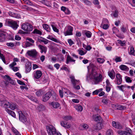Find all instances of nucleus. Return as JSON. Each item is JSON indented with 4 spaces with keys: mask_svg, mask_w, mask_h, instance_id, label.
I'll return each mask as SVG.
<instances>
[{
    "mask_svg": "<svg viewBox=\"0 0 135 135\" xmlns=\"http://www.w3.org/2000/svg\"><path fill=\"white\" fill-rule=\"evenodd\" d=\"M1 106L6 109L10 108L12 110H14L17 108V105L16 104L14 103H10L7 101H2L0 102Z\"/></svg>",
    "mask_w": 135,
    "mask_h": 135,
    "instance_id": "obj_1",
    "label": "nucleus"
},
{
    "mask_svg": "<svg viewBox=\"0 0 135 135\" xmlns=\"http://www.w3.org/2000/svg\"><path fill=\"white\" fill-rule=\"evenodd\" d=\"M91 75V78L94 80L95 84H96L99 83V82H101L102 80V75L100 74L98 76V74L95 71H93Z\"/></svg>",
    "mask_w": 135,
    "mask_h": 135,
    "instance_id": "obj_2",
    "label": "nucleus"
},
{
    "mask_svg": "<svg viewBox=\"0 0 135 135\" xmlns=\"http://www.w3.org/2000/svg\"><path fill=\"white\" fill-rule=\"evenodd\" d=\"M46 128L49 135H61L56 132L55 128L52 126H47Z\"/></svg>",
    "mask_w": 135,
    "mask_h": 135,
    "instance_id": "obj_3",
    "label": "nucleus"
},
{
    "mask_svg": "<svg viewBox=\"0 0 135 135\" xmlns=\"http://www.w3.org/2000/svg\"><path fill=\"white\" fill-rule=\"evenodd\" d=\"M21 28L24 31L30 32L32 30L33 27L30 24L27 23L22 24Z\"/></svg>",
    "mask_w": 135,
    "mask_h": 135,
    "instance_id": "obj_4",
    "label": "nucleus"
},
{
    "mask_svg": "<svg viewBox=\"0 0 135 135\" xmlns=\"http://www.w3.org/2000/svg\"><path fill=\"white\" fill-rule=\"evenodd\" d=\"M18 113L19 115V120L24 123H26L27 122V119L25 115L21 111L18 112Z\"/></svg>",
    "mask_w": 135,
    "mask_h": 135,
    "instance_id": "obj_5",
    "label": "nucleus"
},
{
    "mask_svg": "<svg viewBox=\"0 0 135 135\" xmlns=\"http://www.w3.org/2000/svg\"><path fill=\"white\" fill-rule=\"evenodd\" d=\"M70 78L71 79V81L73 85V87L75 89L79 90L80 89L79 86L77 85L75 86V85L78 83H79V80H76L75 79V78L73 75H70Z\"/></svg>",
    "mask_w": 135,
    "mask_h": 135,
    "instance_id": "obj_6",
    "label": "nucleus"
},
{
    "mask_svg": "<svg viewBox=\"0 0 135 135\" xmlns=\"http://www.w3.org/2000/svg\"><path fill=\"white\" fill-rule=\"evenodd\" d=\"M7 23L9 26L12 27L14 30L17 29L18 26L17 22L15 21L8 20L7 21Z\"/></svg>",
    "mask_w": 135,
    "mask_h": 135,
    "instance_id": "obj_7",
    "label": "nucleus"
},
{
    "mask_svg": "<svg viewBox=\"0 0 135 135\" xmlns=\"http://www.w3.org/2000/svg\"><path fill=\"white\" fill-rule=\"evenodd\" d=\"M27 54L30 56L35 58L37 55L38 52L35 49H34L28 51L27 52Z\"/></svg>",
    "mask_w": 135,
    "mask_h": 135,
    "instance_id": "obj_8",
    "label": "nucleus"
},
{
    "mask_svg": "<svg viewBox=\"0 0 135 135\" xmlns=\"http://www.w3.org/2000/svg\"><path fill=\"white\" fill-rule=\"evenodd\" d=\"M68 29L67 30L64 32V34L65 36L67 35H73L72 31L73 28L71 26H68Z\"/></svg>",
    "mask_w": 135,
    "mask_h": 135,
    "instance_id": "obj_9",
    "label": "nucleus"
},
{
    "mask_svg": "<svg viewBox=\"0 0 135 135\" xmlns=\"http://www.w3.org/2000/svg\"><path fill=\"white\" fill-rule=\"evenodd\" d=\"M117 133L120 135H132L131 132V130L129 129L128 131H118Z\"/></svg>",
    "mask_w": 135,
    "mask_h": 135,
    "instance_id": "obj_10",
    "label": "nucleus"
},
{
    "mask_svg": "<svg viewBox=\"0 0 135 135\" xmlns=\"http://www.w3.org/2000/svg\"><path fill=\"white\" fill-rule=\"evenodd\" d=\"M116 80L115 81V84L119 85L120 84L122 81V79L120 75L117 73L116 74Z\"/></svg>",
    "mask_w": 135,
    "mask_h": 135,
    "instance_id": "obj_11",
    "label": "nucleus"
},
{
    "mask_svg": "<svg viewBox=\"0 0 135 135\" xmlns=\"http://www.w3.org/2000/svg\"><path fill=\"white\" fill-rule=\"evenodd\" d=\"M51 96V93L48 92L44 95L43 97L42 101L46 102L47 101Z\"/></svg>",
    "mask_w": 135,
    "mask_h": 135,
    "instance_id": "obj_12",
    "label": "nucleus"
},
{
    "mask_svg": "<svg viewBox=\"0 0 135 135\" xmlns=\"http://www.w3.org/2000/svg\"><path fill=\"white\" fill-rule=\"evenodd\" d=\"M92 117L93 120L95 121L98 122V123L102 122V119L100 116L93 115Z\"/></svg>",
    "mask_w": 135,
    "mask_h": 135,
    "instance_id": "obj_13",
    "label": "nucleus"
},
{
    "mask_svg": "<svg viewBox=\"0 0 135 135\" xmlns=\"http://www.w3.org/2000/svg\"><path fill=\"white\" fill-rule=\"evenodd\" d=\"M25 67L26 72H29L31 69V63L28 61L25 64Z\"/></svg>",
    "mask_w": 135,
    "mask_h": 135,
    "instance_id": "obj_14",
    "label": "nucleus"
},
{
    "mask_svg": "<svg viewBox=\"0 0 135 135\" xmlns=\"http://www.w3.org/2000/svg\"><path fill=\"white\" fill-rule=\"evenodd\" d=\"M102 123H98V124L94 125L93 128L94 130H100L102 128L103 125Z\"/></svg>",
    "mask_w": 135,
    "mask_h": 135,
    "instance_id": "obj_15",
    "label": "nucleus"
},
{
    "mask_svg": "<svg viewBox=\"0 0 135 135\" xmlns=\"http://www.w3.org/2000/svg\"><path fill=\"white\" fill-rule=\"evenodd\" d=\"M83 35H85L88 38H90L92 35V33L89 31L84 30H83L82 32Z\"/></svg>",
    "mask_w": 135,
    "mask_h": 135,
    "instance_id": "obj_16",
    "label": "nucleus"
},
{
    "mask_svg": "<svg viewBox=\"0 0 135 135\" xmlns=\"http://www.w3.org/2000/svg\"><path fill=\"white\" fill-rule=\"evenodd\" d=\"M38 47L41 50V53L44 52L46 54L47 51V48L46 46L41 45H38Z\"/></svg>",
    "mask_w": 135,
    "mask_h": 135,
    "instance_id": "obj_17",
    "label": "nucleus"
},
{
    "mask_svg": "<svg viewBox=\"0 0 135 135\" xmlns=\"http://www.w3.org/2000/svg\"><path fill=\"white\" fill-rule=\"evenodd\" d=\"M7 34L6 32L2 33L0 34V41H4L6 37Z\"/></svg>",
    "mask_w": 135,
    "mask_h": 135,
    "instance_id": "obj_18",
    "label": "nucleus"
},
{
    "mask_svg": "<svg viewBox=\"0 0 135 135\" xmlns=\"http://www.w3.org/2000/svg\"><path fill=\"white\" fill-rule=\"evenodd\" d=\"M112 125L114 127L116 128L120 129H121L122 128V127L119 123H116L115 121H113L112 122Z\"/></svg>",
    "mask_w": 135,
    "mask_h": 135,
    "instance_id": "obj_19",
    "label": "nucleus"
},
{
    "mask_svg": "<svg viewBox=\"0 0 135 135\" xmlns=\"http://www.w3.org/2000/svg\"><path fill=\"white\" fill-rule=\"evenodd\" d=\"M42 75V73L40 70H37L35 74H34V76L35 78L38 79L40 78Z\"/></svg>",
    "mask_w": 135,
    "mask_h": 135,
    "instance_id": "obj_20",
    "label": "nucleus"
},
{
    "mask_svg": "<svg viewBox=\"0 0 135 135\" xmlns=\"http://www.w3.org/2000/svg\"><path fill=\"white\" fill-rule=\"evenodd\" d=\"M38 41L40 42H42L44 43L45 44H47L49 41L48 40L42 37H41L40 38L38 39Z\"/></svg>",
    "mask_w": 135,
    "mask_h": 135,
    "instance_id": "obj_21",
    "label": "nucleus"
},
{
    "mask_svg": "<svg viewBox=\"0 0 135 135\" xmlns=\"http://www.w3.org/2000/svg\"><path fill=\"white\" fill-rule=\"evenodd\" d=\"M50 92L51 93V96H52L53 99L55 101L57 100L58 98L57 96L56 93L53 91H50Z\"/></svg>",
    "mask_w": 135,
    "mask_h": 135,
    "instance_id": "obj_22",
    "label": "nucleus"
},
{
    "mask_svg": "<svg viewBox=\"0 0 135 135\" xmlns=\"http://www.w3.org/2000/svg\"><path fill=\"white\" fill-rule=\"evenodd\" d=\"M50 104L54 108H57L60 106V104L59 103L56 102H52Z\"/></svg>",
    "mask_w": 135,
    "mask_h": 135,
    "instance_id": "obj_23",
    "label": "nucleus"
},
{
    "mask_svg": "<svg viewBox=\"0 0 135 135\" xmlns=\"http://www.w3.org/2000/svg\"><path fill=\"white\" fill-rule=\"evenodd\" d=\"M75 60L72 59L70 56L69 55H68L67 56L66 63V64H68L70 62H75Z\"/></svg>",
    "mask_w": 135,
    "mask_h": 135,
    "instance_id": "obj_24",
    "label": "nucleus"
},
{
    "mask_svg": "<svg viewBox=\"0 0 135 135\" xmlns=\"http://www.w3.org/2000/svg\"><path fill=\"white\" fill-rule=\"evenodd\" d=\"M45 109V107L44 105L40 104H39V105L37 107L36 109L37 110L40 112L42 110H44Z\"/></svg>",
    "mask_w": 135,
    "mask_h": 135,
    "instance_id": "obj_25",
    "label": "nucleus"
},
{
    "mask_svg": "<svg viewBox=\"0 0 135 135\" xmlns=\"http://www.w3.org/2000/svg\"><path fill=\"white\" fill-rule=\"evenodd\" d=\"M44 93V92L41 89H39L36 91L35 93L36 94L37 97L41 96Z\"/></svg>",
    "mask_w": 135,
    "mask_h": 135,
    "instance_id": "obj_26",
    "label": "nucleus"
},
{
    "mask_svg": "<svg viewBox=\"0 0 135 135\" xmlns=\"http://www.w3.org/2000/svg\"><path fill=\"white\" fill-rule=\"evenodd\" d=\"M10 15L13 17L16 18H19L20 17V15H19L13 12H11Z\"/></svg>",
    "mask_w": 135,
    "mask_h": 135,
    "instance_id": "obj_27",
    "label": "nucleus"
},
{
    "mask_svg": "<svg viewBox=\"0 0 135 135\" xmlns=\"http://www.w3.org/2000/svg\"><path fill=\"white\" fill-rule=\"evenodd\" d=\"M28 98L30 100L32 101H33V102H35L36 103H38V101L37 99L34 97L29 96H28Z\"/></svg>",
    "mask_w": 135,
    "mask_h": 135,
    "instance_id": "obj_28",
    "label": "nucleus"
},
{
    "mask_svg": "<svg viewBox=\"0 0 135 135\" xmlns=\"http://www.w3.org/2000/svg\"><path fill=\"white\" fill-rule=\"evenodd\" d=\"M6 110L9 114L11 115L13 117H15V114L13 111L10 110L8 109H6Z\"/></svg>",
    "mask_w": 135,
    "mask_h": 135,
    "instance_id": "obj_29",
    "label": "nucleus"
},
{
    "mask_svg": "<svg viewBox=\"0 0 135 135\" xmlns=\"http://www.w3.org/2000/svg\"><path fill=\"white\" fill-rule=\"evenodd\" d=\"M43 28L46 31L48 32H50V28L49 26L47 24H44L43 25Z\"/></svg>",
    "mask_w": 135,
    "mask_h": 135,
    "instance_id": "obj_30",
    "label": "nucleus"
},
{
    "mask_svg": "<svg viewBox=\"0 0 135 135\" xmlns=\"http://www.w3.org/2000/svg\"><path fill=\"white\" fill-rule=\"evenodd\" d=\"M130 50L129 51V53L130 55H134V47L132 46L129 47Z\"/></svg>",
    "mask_w": 135,
    "mask_h": 135,
    "instance_id": "obj_31",
    "label": "nucleus"
},
{
    "mask_svg": "<svg viewBox=\"0 0 135 135\" xmlns=\"http://www.w3.org/2000/svg\"><path fill=\"white\" fill-rule=\"evenodd\" d=\"M11 129L12 132L16 135H21V134L15 128L12 127Z\"/></svg>",
    "mask_w": 135,
    "mask_h": 135,
    "instance_id": "obj_32",
    "label": "nucleus"
},
{
    "mask_svg": "<svg viewBox=\"0 0 135 135\" xmlns=\"http://www.w3.org/2000/svg\"><path fill=\"white\" fill-rule=\"evenodd\" d=\"M60 124L61 126L65 128H69L70 127L69 124H67V123H65L64 122L61 121V122Z\"/></svg>",
    "mask_w": 135,
    "mask_h": 135,
    "instance_id": "obj_33",
    "label": "nucleus"
},
{
    "mask_svg": "<svg viewBox=\"0 0 135 135\" xmlns=\"http://www.w3.org/2000/svg\"><path fill=\"white\" fill-rule=\"evenodd\" d=\"M119 68L121 70H128V68L124 65H121L119 66Z\"/></svg>",
    "mask_w": 135,
    "mask_h": 135,
    "instance_id": "obj_34",
    "label": "nucleus"
},
{
    "mask_svg": "<svg viewBox=\"0 0 135 135\" xmlns=\"http://www.w3.org/2000/svg\"><path fill=\"white\" fill-rule=\"evenodd\" d=\"M108 75L112 79H114L115 78V74L114 71L109 73Z\"/></svg>",
    "mask_w": 135,
    "mask_h": 135,
    "instance_id": "obj_35",
    "label": "nucleus"
},
{
    "mask_svg": "<svg viewBox=\"0 0 135 135\" xmlns=\"http://www.w3.org/2000/svg\"><path fill=\"white\" fill-rule=\"evenodd\" d=\"M75 108L77 110L80 112L83 109L82 107L81 106L78 105H76L75 106Z\"/></svg>",
    "mask_w": 135,
    "mask_h": 135,
    "instance_id": "obj_36",
    "label": "nucleus"
},
{
    "mask_svg": "<svg viewBox=\"0 0 135 135\" xmlns=\"http://www.w3.org/2000/svg\"><path fill=\"white\" fill-rule=\"evenodd\" d=\"M93 3L94 4L97 6L98 8H100V6L99 5V2L98 0H93Z\"/></svg>",
    "mask_w": 135,
    "mask_h": 135,
    "instance_id": "obj_37",
    "label": "nucleus"
},
{
    "mask_svg": "<svg viewBox=\"0 0 135 135\" xmlns=\"http://www.w3.org/2000/svg\"><path fill=\"white\" fill-rule=\"evenodd\" d=\"M63 118L65 120L68 121L71 119L72 117L70 115H66L63 116Z\"/></svg>",
    "mask_w": 135,
    "mask_h": 135,
    "instance_id": "obj_38",
    "label": "nucleus"
},
{
    "mask_svg": "<svg viewBox=\"0 0 135 135\" xmlns=\"http://www.w3.org/2000/svg\"><path fill=\"white\" fill-rule=\"evenodd\" d=\"M64 89L65 90L64 91V93L67 95H71L72 94V93L69 90L67 89H65L64 88L62 89V90L63 91H64Z\"/></svg>",
    "mask_w": 135,
    "mask_h": 135,
    "instance_id": "obj_39",
    "label": "nucleus"
},
{
    "mask_svg": "<svg viewBox=\"0 0 135 135\" xmlns=\"http://www.w3.org/2000/svg\"><path fill=\"white\" fill-rule=\"evenodd\" d=\"M117 41L119 44H120L121 46H124L125 45L126 42L125 41H122L121 40H118Z\"/></svg>",
    "mask_w": 135,
    "mask_h": 135,
    "instance_id": "obj_40",
    "label": "nucleus"
},
{
    "mask_svg": "<svg viewBox=\"0 0 135 135\" xmlns=\"http://www.w3.org/2000/svg\"><path fill=\"white\" fill-rule=\"evenodd\" d=\"M86 4L88 6H90L91 4V2L88 0H81Z\"/></svg>",
    "mask_w": 135,
    "mask_h": 135,
    "instance_id": "obj_41",
    "label": "nucleus"
},
{
    "mask_svg": "<svg viewBox=\"0 0 135 135\" xmlns=\"http://www.w3.org/2000/svg\"><path fill=\"white\" fill-rule=\"evenodd\" d=\"M111 15L112 16H113L114 17H117L118 16V11L117 9L115 10L114 12Z\"/></svg>",
    "mask_w": 135,
    "mask_h": 135,
    "instance_id": "obj_42",
    "label": "nucleus"
},
{
    "mask_svg": "<svg viewBox=\"0 0 135 135\" xmlns=\"http://www.w3.org/2000/svg\"><path fill=\"white\" fill-rule=\"evenodd\" d=\"M47 38L50 40H51L52 41H53L57 43H59L60 42V41L59 40L54 37H50L49 38Z\"/></svg>",
    "mask_w": 135,
    "mask_h": 135,
    "instance_id": "obj_43",
    "label": "nucleus"
},
{
    "mask_svg": "<svg viewBox=\"0 0 135 135\" xmlns=\"http://www.w3.org/2000/svg\"><path fill=\"white\" fill-rule=\"evenodd\" d=\"M33 33H36L37 34H38L40 35L42 34V33L40 31L36 29H35L33 31Z\"/></svg>",
    "mask_w": 135,
    "mask_h": 135,
    "instance_id": "obj_44",
    "label": "nucleus"
},
{
    "mask_svg": "<svg viewBox=\"0 0 135 135\" xmlns=\"http://www.w3.org/2000/svg\"><path fill=\"white\" fill-rule=\"evenodd\" d=\"M42 2L43 4L47 6H50L49 2H48L46 0H43Z\"/></svg>",
    "mask_w": 135,
    "mask_h": 135,
    "instance_id": "obj_45",
    "label": "nucleus"
},
{
    "mask_svg": "<svg viewBox=\"0 0 135 135\" xmlns=\"http://www.w3.org/2000/svg\"><path fill=\"white\" fill-rule=\"evenodd\" d=\"M33 45V44L32 43H30L29 42H26L25 43V47H30Z\"/></svg>",
    "mask_w": 135,
    "mask_h": 135,
    "instance_id": "obj_46",
    "label": "nucleus"
},
{
    "mask_svg": "<svg viewBox=\"0 0 135 135\" xmlns=\"http://www.w3.org/2000/svg\"><path fill=\"white\" fill-rule=\"evenodd\" d=\"M78 51L79 54L81 55H84L86 53V52H84V51L81 50H78Z\"/></svg>",
    "mask_w": 135,
    "mask_h": 135,
    "instance_id": "obj_47",
    "label": "nucleus"
},
{
    "mask_svg": "<svg viewBox=\"0 0 135 135\" xmlns=\"http://www.w3.org/2000/svg\"><path fill=\"white\" fill-rule=\"evenodd\" d=\"M112 130L110 129H108L107 131L106 135H113Z\"/></svg>",
    "mask_w": 135,
    "mask_h": 135,
    "instance_id": "obj_48",
    "label": "nucleus"
},
{
    "mask_svg": "<svg viewBox=\"0 0 135 135\" xmlns=\"http://www.w3.org/2000/svg\"><path fill=\"white\" fill-rule=\"evenodd\" d=\"M97 61L100 63H103L104 62V60L103 59L98 58Z\"/></svg>",
    "mask_w": 135,
    "mask_h": 135,
    "instance_id": "obj_49",
    "label": "nucleus"
},
{
    "mask_svg": "<svg viewBox=\"0 0 135 135\" xmlns=\"http://www.w3.org/2000/svg\"><path fill=\"white\" fill-rule=\"evenodd\" d=\"M108 100L107 99H104L102 100V102L104 104L107 105L108 103Z\"/></svg>",
    "mask_w": 135,
    "mask_h": 135,
    "instance_id": "obj_50",
    "label": "nucleus"
},
{
    "mask_svg": "<svg viewBox=\"0 0 135 135\" xmlns=\"http://www.w3.org/2000/svg\"><path fill=\"white\" fill-rule=\"evenodd\" d=\"M51 26L52 27V29H53V30L54 31L56 32H59V30L58 29H57L56 27H55L54 25H52Z\"/></svg>",
    "mask_w": 135,
    "mask_h": 135,
    "instance_id": "obj_51",
    "label": "nucleus"
},
{
    "mask_svg": "<svg viewBox=\"0 0 135 135\" xmlns=\"http://www.w3.org/2000/svg\"><path fill=\"white\" fill-rule=\"evenodd\" d=\"M115 61L117 62L121 61V59L120 57L118 56H116L115 59Z\"/></svg>",
    "mask_w": 135,
    "mask_h": 135,
    "instance_id": "obj_52",
    "label": "nucleus"
},
{
    "mask_svg": "<svg viewBox=\"0 0 135 135\" xmlns=\"http://www.w3.org/2000/svg\"><path fill=\"white\" fill-rule=\"evenodd\" d=\"M6 44L8 46L12 47H13L14 46V44L12 42L7 43Z\"/></svg>",
    "mask_w": 135,
    "mask_h": 135,
    "instance_id": "obj_53",
    "label": "nucleus"
},
{
    "mask_svg": "<svg viewBox=\"0 0 135 135\" xmlns=\"http://www.w3.org/2000/svg\"><path fill=\"white\" fill-rule=\"evenodd\" d=\"M118 108L120 110H123L125 109H126V107L123 105H119L118 106Z\"/></svg>",
    "mask_w": 135,
    "mask_h": 135,
    "instance_id": "obj_54",
    "label": "nucleus"
},
{
    "mask_svg": "<svg viewBox=\"0 0 135 135\" xmlns=\"http://www.w3.org/2000/svg\"><path fill=\"white\" fill-rule=\"evenodd\" d=\"M17 82L18 84H20L21 85H25V83H24L22 81L19 80H17Z\"/></svg>",
    "mask_w": 135,
    "mask_h": 135,
    "instance_id": "obj_55",
    "label": "nucleus"
},
{
    "mask_svg": "<svg viewBox=\"0 0 135 135\" xmlns=\"http://www.w3.org/2000/svg\"><path fill=\"white\" fill-rule=\"evenodd\" d=\"M16 65V62L13 61V62L9 66L10 68H13L14 66Z\"/></svg>",
    "mask_w": 135,
    "mask_h": 135,
    "instance_id": "obj_56",
    "label": "nucleus"
},
{
    "mask_svg": "<svg viewBox=\"0 0 135 135\" xmlns=\"http://www.w3.org/2000/svg\"><path fill=\"white\" fill-rule=\"evenodd\" d=\"M68 42L70 46L74 44L73 41L71 39H68Z\"/></svg>",
    "mask_w": 135,
    "mask_h": 135,
    "instance_id": "obj_57",
    "label": "nucleus"
},
{
    "mask_svg": "<svg viewBox=\"0 0 135 135\" xmlns=\"http://www.w3.org/2000/svg\"><path fill=\"white\" fill-rule=\"evenodd\" d=\"M26 40H28L30 42H31V43L33 44L34 43V41L31 38H28L26 39Z\"/></svg>",
    "mask_w": 135,
    "mask_h": 135,
    "instance_id": "obj_58",
    "label": "nucleus"
},
{
    "mask_svg": "<svg viewBox=\"0 0 135 135\" xmlns=\"http://www.w3.org/2000/svg\"><path fill=\"white\" fill-rule=\"evenodd\" d=\"M75 35L77 37H80L81 35V33L80 32L76 31V32Z\"/></svg>",
    "mask_w": 135,
    "mask_h": 135,
    "instance_id": "obj_59",
    "label": "nucleus"
},
{
    "mask_svg": "<svg viewBox=\"0 0 135 135\" xmlns=\"http://www.w3.org/2000/svg\"><path fill=\"white\" fill-rule=\"evenodd\" d=\"M91 49L92 47L89 45L87 46H86V48H85V49L88 51L90 50Z\"/></svg>",
    "mask_w": 135,
    "mask_h": 135,
    "instance_id": "obj_60",
    "label": "nucleus"
},
{
    "mask_svg": "<svg viewBox=\"0 0 135 135\" xmlns=\"http://www.w3.org/2000/svg\"><path fill=\"white\" fill-rule=\"evenodd\" d=\"M64 12L67 15H69L70 13V11L69 10V9L67 8H66Z\"/></svg>",
    "mask_w": 135,
    "mask_h": 135,
    "instance_id": "obj_61",
    "label": "nucleus"
},
{
    "mask_svg": "<svg viewBox=\"0 0 135 135\" xmlns=\"http://www.w3.org/2000/svg\"><path fill=\"white\" fill-rule=\"evenodd\" d=\"M109 27V26L107 24H104L103 25V29H107Z\"/></svg>",
    "mask_w": 135,
    "mask_h": 135,
    "instance_id": "obj_62",
    "label": "nucleus"
},
{
    "mask_svg": "<svg viewBox=\"0 0 135 135\" xmlns=\"http://www.w3.org/2000/svg\"><path fill=\"white\" fill-rule=\"evenodd\" d=\"M9 82L12 85H15L16 82L14 80L11 79V80L9 81Z\"/></svg>",
    "mask_w": 135,
    "mask_h": 135,
    "instance_id": "obj_63",
    "label": "nucleus"
},
{
    "mask_svg": "<svg viewBox=\"0 0 135 135\" xmlns=\"http://www.w3.org/2000/svg\"><path fill=\"white\" fill-rule=\"evenodd\" d=\"M45 59V57L44 56L42 55L40 57V59L42 62L44 61Z\"/></svg>",
    "mask_w": 135,
    "mask_h": 135,
    "instance_id": "obj_64",
    "label": "nucleus"
}]
</instances>
